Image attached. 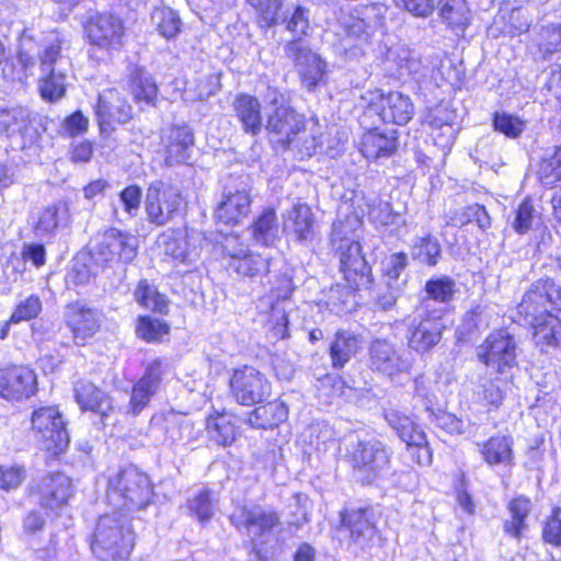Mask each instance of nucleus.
Here are the masks:
<instances>
[{"label": "nucleus", "mask_w": 561, "mask_h": 561, "mask_svg": "<svg viewBox=\"0 0 561 561\" xmlns=\"http://www.w3.org/2000/svg\"><path fill=\"white\" fill-rule=\"evenodd\" d=\"M61 41L55 31L35 33L25 30L19 43L18 64L5 62L2 76L9 81H24L32 73L36 60H41L43 78L39 81V91L43 99L56 101L64 96L66 91V76L55 68L60 59Z\"/></svg>", "instance_id": "f257e3e1"}, {"label": "nucleus", "mask_w": 561, "mask_h": 561, "mask_svg": "<svg viewBox=\"0 0 561 561\" xmlns=\"http://www.w3.org/2000/svg\"><path fill=\"white\" fill-rule=\"evenodd\" d=\"M135 542L130 517L118 511L102 515L95 526L91 550L101 561L126 560Z\"/></svg>", "instance_id": "f03ea898"}, {"label": "nucleus", "mask_w": 561, "mask_h": 561, "mask_svg": "<svg viewBox=\"0 0 561 561\" xmlns=\"http://www.w3.org/2000/svg\"><path fill=\"white\" fill-rule=\"evenodd\" d=\"M357 220H336L332 226V247L340 253L341 271L352 290L369 289L371 271L362 255L359 242L355 239L354 224Z\"/></svg>", "instance_id": "7ed1b4c3"}, {"label": "nucleus", "mask_w": 561, "mask_h": 561, "mask_svg": "<svg viewBox=\"0 0 561 561\" xmlns=\"http://www.w3.org/2000/svg\"><path fill=\"white\" fill-rule=\"evenodd\" d=\"M152 496L153 489L149 477L133 466L108 478L106 500L115 511L144 510Z\"/></svg>", "instance_id": "20e7f679"}, {"label": "nucleus", "mask_w": 561, "mask_h": 561, "mask_svg": "<svg viewBox=\"0 0 561 561\" xmlns=\"http://www.w3.org/2000/svg\"><path fill=\"white\" fill-rule=\"evenodd\" d=\"M32 432L41 448L51 456L65 453L69 446L66 422L57 407H39L31 416Z\"/></svg>", "instance_id": "39448f33"}, {"label": "nucleus", "mask_w": 561, "mask_h": 561, "mask_svg": "<svg viewBox=\"0 0 561 561\" xmlns=\"http://www.w3.org/2000/svg\"><path fill=\"white\" fill-rule=\"evenodd\" d=\"M354 476L362 483H371L388 468L390 455L377 439H357L347 449Z\"/></svg>", "instance_id": "423d86ee"}, {"label": "nucleus", "mask_w": 561, "mask_h": 561, "mask_svg": "<svg viewBox=\"0 0 561 561\" xmlns=\"http://www.w3.org/2000/svg\"><path fill=\"white\" fill-rule=\"evenodd\" d=\"M561 310V287L551 278L538 279L525 293L517 311L525 321L541 320Z\"/></svg>", "instance_id": "0eeeda50"}, {"label": "nucleus", "mask_w": 561, "mask_h": 561, "mask_svg": "<svg viewBox=\"0 0 561 561\" xmlns=\"http://www.w3.org/2000/svg\"><path fill=\"white\" fill-rule=\"evenodd\" d=\"M368 365L373 371L396 380L411 373L413 359L409 352L398 348L390 341L376 339L368 348Z\"/></svg>", "instance_id": "6e6552de"}, {"label": "nucleus", "mask_w": 561, "mask_h": 561, "mask_svg": "<svg viewBox=\"0 0 561 561\" xmlns=\"http://www.w3.org/2000/svg\"><path fill=\"white\" fill-rule=\"evenodd\" d=\"M231 524L240 531H245L253 540H260L280 525L277 512L253 503L236 505L230 515Z\"/></svg>", "instance_id": "1a4fd4ad"}, {"label": "nucleus", "mask_w": 561, "mask_h": 561, "mask_svg": "<svg viewBox=\"0 0 561 561\" xmlns=\"http://www.w3.org/2000/svg\"><path fill=\"white\" fill-rule=\"evenodd\" d=\"M229 386L232 398L241 405L262 403L271 394V383L266 377L251 366L234 369Z\"/></svg>", "instance_id": "9d476101"}, {"label": "nucleus", "mask_w": 561, "mask_h": 561, "mask_svg": "<svg viewBox=\"0 0 561 561\" xmlns=\"http://www.w3.org/2000/svg\"><path fill=\"white\" fill-rule=\"evenodd\" d=\"M267 99L274 110L267 117L266 129L278 136V141L289 147L294 137L304 128L302 117L285 103L284 95L275 89H268Z\"/></svg>", "instance_id": "9b49d317"}, {"label": "nucleus", "mask_w": 561, "mask_h": 561, "mask_svg": "<svg viewBox=\"0 0 561 561\" xmlns=\"http://www.w3.org/2000/svg\"><path fill=\"white\" fill-rule=\"evenodd\" d=\"M363 99L367 110L376 113L385 123L407 124L414 115V105L408 95L401 92L369 91Z\"/></svg>", "instance_id": "f8f14e48"}, {"label": "nucleus", "mask_w": 561, "mask_h": 561, "mask_svg": "<svg viewBox=\"0 0 561 561\" xmlns=\"http://www.w3.org/2000/svg\"><path fill=\"white\" fill-rule=\"evenodd\" d=\"M138 244L135 234L115 228L107 229L95 249V261L106 265L128 264L137 256Z\"/></svg>", "instance_id": "ddd939ff"}, {"label": "nucleus", "mask_w": 561, "mask_h": 561, "mask_svg": "<svg viewBox=\"0 0 561 561\" xmlns=\"http://www.w3.org/2000/svg\"><path fill=\"white\" fill-rule=\"evenodd\" d=\"M442 316L443 309L430 310L428 302L417 309L409 336V346L412 350L426 353L438 344L445 328Z\"/></svg>", "instance_id": "4468645a"}, {"label": "nucleus", "mask_w": 561, "mask_h": 561, "mask_svg": "<svg viewBox=\"0 0 561 561\" xmlns=\"http://www.w3.org/2000/svg\"><path fill=\"white\" fill-rule=\"evenodd\" d=\"M477 357L485 366L504 373L516 364L515 337L506 330L492 332L477 348Z\"/></svg>", "instance_id": "2eb2a0df"}, {"label": "nucleus", "mask_w": 561, "mask_h": 561, "mask_svg": "<svg viewBox=\"0 0 561 561\" xmlns=\"http://www.w3.org/2000/svg\"><path fill=\"white\" fill-rule=\"evenodd\" d=\"M385 7L365 5L350 13H342L339 24L346 37L367 42L385 24Z\"/></svg>", "instance_id": "dca6fc26"}, {"label": "nucleus", "mask_w": 561, "mask_h": 561, "mask_svg": "<svg viewBox=\"0 0 561 561\" xmlns=\"http://www.w3.org/2000/svg\"><path fill=\"white\" fill-rule=\"evenodd\" d=\"M182 197L178 188L157 181L147 188L145 208L150 222L163 226L178 213Z\"/></svg>", "instance_id": "f3484780"}, {"label": "nucleus", "mask_w": 561, "mask_h": 561, "mask_svg": "<svg viewBox=\"0 0 561 561\" xmlns=\"http://www.w3.org/2000/svg\"><path fill=\"white\" fill-rule=\"evenodd\" d=\"M90 43L100 48L118 49L123 44L125 27L122 19L112 13H96L85 25Z\"/></svg>", "instance_id": "a211bd4d"}, {"label": "nucleus", "mask_w": 561, "mask_h": 561, "mask_svg": "<svg viewBox=\"0 0 561 561\" xmlns=\"http://www.w3.org/2000/svg\"><path fill=\"white\" fill-rule=\"evenodd\" d=\"M37 391V377L26 366H11L0 369V397L8 401L27 399Z\"/></svg>", "instance_id": "6ab92c4d"}, {"label": "nucleus", "mask_w": 561, "mask_h": 561, "mask_svg": "<svg viewBox=\"0 0 561 561\" xmlns=\"http://www.w3.org/2000/svg\"><path fill=\"white\" fill-rule=\"evenodd\" d=\"M131 106L116 89H106L99 94L94 113L102 133L114 129L116 124H125L131 118Z\"/></svg>", "instance_id": "aec40b11"}, {"label": "nucleus", "mask_w": 561, "mask_h": 561, "mask_svg": "<svg viewBox=\"0 0 561 561\" xmlns=\"http://www.w3.org/2000/svg\"><path fill=\"white\" fill-rule=\"evenodd\" d=\"M164 254L174 262L192 266L197 262L202 252V236L188 229L174 230L163 236Z\"/></svg>", "instance_id": "412c9836"}, {"label": "nucleus", "mask_w": 561, "mask_h": 561, "mask_svg": "<svg viewBox=\"0 0 561 561\" xmlns=\"http://www.w3.org/2000/svg\"><path fill=\"white\" fill-rule=\"evenodd\" d=\"M342 522L350 530L351 543L354 547L367 550L376 545L378 530L373 508L366 507L346 512L342 516Z\"/></svg>", "instance_id": "4be33fe9"}, {"label": "nucleus", "mask_w": 561, "mask_h": 561, "mask_svg": "<svg viewBox=\"0 0 561 561\" xmlns=\"http://www.w3.org/2000/svg\"><path fill=\"white\" fill-rule=\"evenodd\" d=\"M286 54L294 58L296 68L302 82L308 89L314 88L322 81L325 73V64L319 55L312 53L299 41H291L285 47Z\"/></svg>", "instance_id": "5701e85b"}, {"label": "nucleus", "mask_w": 561, "mask_h": 561, "mask_svg": "<svg viewBox=\"0 0 561 561\" xmlns=\"http://www.w3.org/2000/svg\"><path fill=\"white\" fill-rule=\"evenodd\" d=\"M162 362L158 358L153 359L148 363L142 377L133 386L129 411L134 415L139 414L156 394L160 386Z\"/></svg>", "instance_id": "b1692460"}, {"label": "nucleus", "mask_w": 561, "mask_h": 561, "mask_svg": "<svg viewBox=\"0 0 561 561\" xmlns=\"http://www.w3.org/2000/svg\"><path fill=\"white\" fill-rule=\"evenodd\" d=\"M72 493L70 478L60 472L44 477L38 485L39 503L49 511L61 508L67 504Z\"/></svg>", "instance_id": "393cba45"}, {"label": "nucleus", "mask_w": 561, "mask_h": 561, "mask_svg": "<svg viewBox=\"0 0 561 561\" xmlns=\"http://www.w3.org/2000/svg\"><path fill=\"white\" fill-rule=\"evenodd\" d=\"M65 319L67 327L72 332L73 341L78 345L84 344L100 328L98 312L80 304L69 305L65 312Z\"/></svg>", "instance_id": "a878e982"}, {"label": "nucleus", "mask_w": 561, "mask_h": 561, "mask_svg": "<svg viewBox=\"0 0 561 561\" xmlns=\"http://www.w3.org/2000/svg\"><path fill=\"white\" fill-rule=\"evenodd\" d=\"M426 122L432 127L435 144L442 148H450L458 131L457 114L446 104H438L431 108Z\"/></svg>", "instance_id": "bb28decb"}, {"label": "nucleus", "mask_w": 561, "mask_h": 561, "mask_svg": "<svg viewBox=\"0 0 561 561\" xmlns=\"http://www.w3.org/2000/svg\"><path fill=\"white\" fill-rule=\"evenodd\" d=\"M68 219L69 207L67 202L57 201L34 213L32 216V226L37 237H53L58 227L68 221Z\"/></svg>", "instance_id": "cd10ccee"}, {"label": "nucleus", "mask_w": 561, "mask_h": 561, "mask_svg": "<svg viewBox=\"0 0 561 561\" xmlns=\"http://www.w3.org/2000/svg\"><path fill=\"white\" fill-rule=\"evenodd\" d=\"M397 149L396 130H380L373 128L364 133L359 142V150L368 160L390 157Z\"/></svg>", "instance_id": "c85d7f7f"}, {"label": "nucleus", "mask_w": 561, "mask_h": 561, "mask_svg": "<svg viewBox=\"0 0 561 561\" xmlns=\"http://www.w3.org/2000/svg\"><path fill=\"white\" fill-rule=\"evenodd\" d=\"M251 197L245 188L224 194L215 215L225 224H237L250 213Z\"/></svg>", "instance_id": "c756f323"}, {"label": "nucleus", "mask_w": 561, "mask_h": 561, "mask_svg": "<svg viewBox=\"0 0 561 561\" xmlns=\"http://www.w3.org/2000/svg\"><path fill=\"white\" fill-rule=\"evenodd\" d=\"M193 142V133L188 126L172 127L164 138L167 164L173 165L186 162Z\"/></svg>", "instance_id": "7c9ffc66"}, {"label": "nucleus", "mask_w": 561, "mask_h": 561, "mask_svg": "<svg viewBox=\"0 0 561 561\" xmlns=\"http://www.w3.org/2000/svg\"><path fill=\"white\" fill-rule=\"evenodd\" d=\"M233 111L244 133L256 136L263 128L261 104L255 96L239 94L233 101Z\"/></svg>", "instance_id": "2f4dec72"}, {"label": "nucleus", "mask_w": 561, "mask_h": 561, "mask_svg": "<svg viewBox=\"0 0 561 561\" xmlns=\"http://www.w3.org/2000/svg\"><path fill=\"white\" fill-rule=\"evenodd\" d=\"M75 396L83 411L96 413L101 415L102 419L106 417L113 410L111 398L91 382H77L75 386Z\"/></svg>", "instance_id": "473e14b6"}, {"label": "nucleus", "mask_w": 561, "mask_h": 561, "mask_svg": "<svg viewBox=\"0 0 561 561\" xmlns=\"http://www.w3.org/2000/svg\"><path fill=\"white\" fill-rule=\"evenodd\" d=\"M284 231L299 241L308 242L313 239V214L307 204L295 205L287 214Z\"/></svg>", "instance_id": "72a5a7b5"}, {"label": "nucleus", "mask_w": 561, "mask_h": 561, "mask_svg": "<svg viewBox=\"0 0 561 561\" xmlns=\"http://www.w3.org/2000/svg\"><path fill=\"white\" fill-rule=\"evenodd\" d=\"M513 440L508 436H492L483 444H479L483 460L489 466L513 465Z\"/></svg>", "instance_id": "f704fd0d"}, {"label": "nucleus", "mask_w": 561, "mask_h": 561, "mask_svg": "<svg viewBox=\"0 0 561 561\" xmlns=\"http://www.w3.org/2000/svg\"><path fill=\"white\" fill-rule=\"evenodd\" d=\"M129 89L136 102L154 104L158 87L153 77L145 68L134 66L129 69Z\"/></svg>", "instance_id": "c9c22d12"}, {"label": "nucleus", "mask_w": 561, "mask_h": 561, "mask_svg": "<svg viewBox=\"0 0 561 561\" xmlns=\"http://www.w3.org/2000/svg\"><path fill=\"white\" fill-rule=\"evenodd\" d=\"M526 322L533 328L534 341L542 351L548 347L561 348V323L554 314Z\"/></svg>", "instance_id": "e433bc0d"}, {"label": "nucleus", "mask_w": 561, "mask_h": 561, "mask_svg": "<svg viewBox=\"0 0 561 561\" xmlns=\"http://www.w3.org/2000/svg\"><path fill=\"white\" fill-rule=\"evenodd\" d=\"M360 348L358 337L348 331H339L330 346L333 368H343Z\"/></svg>", "instance_id": "4c0bfd02"}, {"label": "nucleus", "mask_w": 561, "mask_h": 561, "mask_svg": "<svg viewBox=\"0 0 561 561\" xmlns=\"http://www.w3.org/2000/svg\"><path fill=\"white\" fill-rule=\"evenodd\" d=\"M252 236L256 243L270 247L280 236V225L276 211L266 207L252 225Z\"/></svg>", "instance_id": "58836bf2"}, {"label": "nucleus", "mask_w": 561, "mask_h": 561, "mask_svg": "<svg viewBox=\"0 0 561 561\" xmlns=\"http://www.w3.org/2000/svg\"><path fill=\"white\" fill-rule=\"evenodd\" d=\"M508 385V380L502 377L483 378L474 392V398L489 410L497 409L503 402Z\"/></svg>", "instance_id": "ea45409f"}, {"label": "nucleus", "mask_w": 561, "mask_h": 561, "mask_svg": "<svg viewBox=\"0 0 561 561\" xmlns=\"http://www.w3.org/2000/svg\"><path fill=\"white\" fill-rule=\"evenodd\" d=\"M287 407L279 401H271L255 408L248 416V423L256 428H272L286 421Z\"/></svg>", "instance_id": "a19ab883"}, {"label": "nucleus", "mask_w": 561, "mask_h": 561, "mask_svg": "<svg viewBox=\"0 0 561 561\" xmlns=\"http://www.w3.org/2000/svg\"><path fill=\"white\" fill-rule=\"evenodd\" d=\"M151 22L158 34L167 41L178 37L182 30L179 13L170 7H157L151 12Z\"/></svg>", "instance_id": "79ce46f5"}, {"label": "nucleus", "mask_w": 561, "mask_h": 561, "mask_svg": "<svg viewBox=\"0 0 561 561\" xmlns=\"http://www.w3.org/2000/svg\"><path fill=\"white\" fill-rule=\"evenodd\" d=\"M439 15L455 32H463L469 23L466 0H440Z\"/></svg>", "instance_id": "37998d69"}, {"label": "nucleus", "mask_w": 561, "mask_h": 561, "mask_svg": "<svg viewBox=\"0 0 561 561\" xmlns=\"http://www.w3.org/2000/svg\"><path fill=\"white\" fill-rule=\"evenodd\" d=\"M31 121V113L27 108L22 106L3 107L0 106V133L12 136L14 134H22Z\"/></svg>", "instance_id": "c03bdc74"}, {"label": "nucleus", "mask_w": 561, "mask_h": 561, "mask_svg": "<svg viewBox=\"0 0 561 561\" xmlns=\"http://www.w3.org/2000/svg\"><path fill=\"white\" fill-rule=\"evenodd\" d=\"M251 5L259 19L260 23L264 26L270 27L278 23L283 16V10L289 9V4H293V0H245Z\"/></svg>", "instance_id": "a18cd8bd"}, {"label": "nucleus", "mask_w": 561, "mask_h": 561, "mask_svg": "<svg viewBox=\"0 0 561 561\" xmlns=\"http://www.w3.org/2000/svg\"><path fill=\"white\" fill-rule=\"evenodd\" d=\"M134 296L136 301L147 309L159 313H167L168 311L169 300L147 279H141L138 283Z\"/></svg>", "instance_id": "49530a36"}, {"label": "nucleus", "mask_w": 561, "mask_h": 561, "mask_svg": "<svg viewBox=\"0 0 561 561\" xmlns=\"http://www.w3.org/2000/svg\"><path fill=\"white\" fill-rule=\"evenodd\" d=\"M206 428L210 437L219 445H230L237 435L236 426L228 414L209 416L206 421Z\"/></svg>", "instance_id": "de8ad7c7"}, {"label": "nucleus", "mask_w": 561, "mask_h": 561, "mask_svg": "<svg viewBox=\"0 0 561 561\" xmlns=\"http://www.w3.org/2000/svg\"><path fill=\"white\" fill-rule=\"evenodd\" d=\"M229 267L239 275L254 277L268 272V260L249 250L237 261H229Z\"/></svg>", "instance_id": "09e8293b"}, {"label": "nucleus", "mask_w": 561, "mask_h": 561, "mask_svg": "<svg viewBox=\"0 0 561 561\" xmlns=\"http://www.w3.org/2000/svg\"><path fill=\"white\" fill-rule=\"evenodd\" d=\"M279 21L286 22L287 30L300 38L301 36L307 35L310 27L309 10L301 5H297L293 1V4H289L288 10H283V16Z\"/></svg>", "instance_id": "8fccbe9b"}, {"label": "nucleus", "mask_w": 561, "mask_h": 561, "mask_svg": "<svg viewBox=\"0 0 561 561\" xmlns=\"http://www.w3.org/2000/svg\"><path fill=\"white\" fill-rule=\"evenodd\" d=\"M383 415L388 425L397 433L400 439L404 443L412 439L413 435L416 434L417 432H423V430H421L419 425H416L410 416L401 413L398 410H386Z\"/></svg>", "instance_id": "3c124183"}, {"label": "nucleus", "mask_w": 561, "mask_h": 561, "mask_svg": "<svg viewBox=\"0 0 561 561\" xmlns=\"http://www.w3.org/2000/svg\"><path fill=\"white\" fill-rule=\"evenodd\" d=\"M425 291L427 294V299H424L421 307L424 306L425 302L430 304V310L432 309V302H448L453 299L454 294L456 291V284L449 277H438L434 279H430L425 285Z\"/></svg>", "instance_id": "603ef678"}, {"label": "nucleus", "mask_w": 561, "mask_h": 561, "mask_svg": "<svg viewBox=\"0 0 561 561\" xmlns=\"http://www.w3.org/2000/svg\"><path fill=\"white\" fill-rule=\"evenodd\" d=\"M531 508L530 501L525 496H518L510 502L508 510L512 520L506 522L505 530L513 537H519L525 527V518Z\"/></svg>", "instance_id": "864d4df0"}, {"label": "nucleus", "mask_w": 561, "mask_h": 561, "mask_svg": "<svg viewBox=\"0 0 561 561\" xmlns=\"http://www.w3.org/2000/svg\"><path fill=\"white\" fill-rule=\"evenodd\" d=\"M216 497L211 490L203 489L188 501V508L198 522H208L215 512Z\"/></svg>", "instance_id": "5fc2aeb1"}, {"label": "nucleus", "mask_w": 561, "mask_h": 561, "mask_svg": "<svg viewBox=\"0 0 561 561\" xmlns=\"http://www.w3.org/2000/svg\"><path fill=\"white\" fill-rule=\"evenodd\" d=\"M538 176L543 186H552L561 181V147L557 148L551 156L541 159Z\"/></svg>", "instance_id": "6e6d98bb"}, {"label": "nucleus", "mask_w": 561, "mask_h": 561, "mask_svg": "<svg viewBox=\"0 0 561 561\" xmlns=\"http://www.w3.org/2000/svg\"><path fill=\"white\" fill-rule=\"evenodd\" d=\"M490 325V313L485 307L477 306L468 311L459 325L460 334L471 336L476 332L485 330Z\"/></svg>", "instance_id": "4d7b16f0"}, {"label": "nucleus", "mask_w": 561, "mask_h": 561, "mask_svg": "<svg viewBox=\"0 0 561 561\" xmlns=\"http://www.w3.org/2000/svg\"><path fill=\"white\" fill-rule=\"evenodd\" d=\"M397 64L400 76H411L416 81L426 76L427 68L421 57L414 51L401 49L398 55Z\"/></svg>", "instance_id": "13d9d810"}, {"label": "nucleus", "mask_w": 561, "mask_h": 561, "mask_svg": "<svg viewBox=\"0 0 561 561\" xmlns=\"http://www.w3.org/2000/svg\"><path fill=\"white\" fill-rule=\"evenodd\" d=\"M170 327L167 322L149 316L139 317L137 324V334L146 342H159L169 334Z\"/></svg>", "instance_id": "bf43d9fd"}, {"label": "nucleus", "mask_w": 561, "mask_h": 561, "mask_svg": "<svg viewBox=\"0 0 561 561\" xmlns=\"http://www.w3.org/2000/svg\"><path fill=\"white\" fill-rule=\"evenodd\" d=\"M439 253V243L431 236L416 238L412 245V256L428 265H435L437 263Z\"/></svg>", "instance_id": "052dcab7"}, {"label": "nucleus", "mask_w": 561, "mask_h": 561, "mask_svg": "<svg viewBox=\"0 0 561 561\" xmlns=\"http://www.w3.org/2000/svg\"><path fill=\"white\" fill-rule=\"evenodd\" d=\"M493 127L506 137L517 138L525 130L526 122L516 115L496 112L493 117Z\"/></svg>", "instance_id": "680f3d73"}, {"label": "nucleus", "mask_w": 561, "mask_h": 561, "mask_svg": "<svg viewBox=\"0 0 561 561\" xmlns=\"http://www.w3.org/2000/svg\"><path fill=\"white\" fill-rule=\"evenodd\" d=\"M368 217L379 226H389L400 219V215L392 211L391 204L378 198L371 199L368 204Z\"/></svg>", "instance_id": "e2e57ef3"}, {"label": "nucleus", "mask_w": 561, "mask_h": 561, "mask_svg": "<svg viewBox=\"0 0 561 561\" xmlns=\"http://www.w3.org/2000/svg\"><path fill=\"white\" fill-rule=\"evenodd\" d=\"M309 444L316 450H325L335 440V432L327 422H317L308 428Z\"/></svg>", "instance_id": "0e129e2a"}, {"label": "nucleus", "mask_w": 561, "mask_h": 561, "mask_svg": "<svg viewBox=\"0 0 561 561\" xmlns=\"http://www.w3.org/2000/svg\"><path fill=\"white\" fill-rule=\"evenodd\" d=\"M405 444L410 456L419 466H430L432 463V450L424 432H417Z\"/></svg>", "instance_id": "69168bd1"}, {"label": "nucleus", "mask_w": 561, "mask_h": 561, "mask_svg": "<svg viewBox=\"0 0 561 561\" xmlns=\"http://www.w3.org/2000/svg\"><path fill=\"white\" fill-rule=\"evenodd\" d=\"M408 265V256L403 252L393 253L386 256L382 262V278L385 283L392 284L398 282L401 273Z\"/></svg>", "instance_id": "338daca9"}, {"label": "nucleus", "mask_w": 561, "mask_h": 561, "mask_svg": "<svg viewBox=\"0 0 561 561\" xmlns=\"http://www.w3.org/2000/svg\"><path fill=\"white\" fill-rule=\"evenodd\" d=\"M535 207L529 197L525 198L516 208L512 227L517 233H526L533 226L535 218Z\"/></svg>", "instance_id": "774afa93"}]
</instances>
